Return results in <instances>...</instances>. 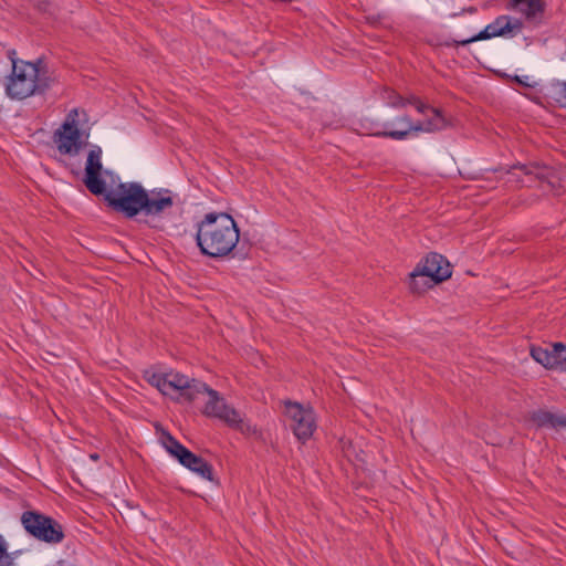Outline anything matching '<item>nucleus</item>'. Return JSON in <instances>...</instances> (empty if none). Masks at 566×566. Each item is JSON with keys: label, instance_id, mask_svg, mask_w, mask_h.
<instances>
[{"label": "nucleus", "instance_id": "f257e3e1", "mask_svg": "<svg viewBox=\"0 0 566 566\" xmlns=\"http://www.w3.org/2000/svg\"><path fill=\"white\" fill-rule=\"evenodd\" d=\"M240 230L226 212H209L198 223L196 241L202 254L210 258L228 256L237 247Z\"/></svg>", "mask_w": 566, "mask_h": 566}, {"label": "nucleus", "instance_id": "f03ea898", "mask_svg": "<svg viewBox=\"0 0 566 566\" xmlns=\"http://www.w3.org/2000/svg\"><path fill=\"white\" fill-rule=\"evenodd\" d=\"M14 54V51L9 52L12 72L8 77L6 92L10 98L23 99L43 90L46 84L41 78L39 64L15 60Z\"/></svg>", "mask_w": 566, "mask_h": 566}, {"label": "nucleus", "instance_id": "7ed1b4c3", "mask_svg": "<svg viewBox=\"0 0 566 566\" xmlns=\"http://www.w3.org/2000/svg\"><path fill=\"white\" fill-rule=\"evenodd\" d=\"M147 381L156 387L163 395L174 398H184L187 401L198 399L207 390L202 381L189 378L179 373L157 374L146 371Z\"/></svg>", "mask_w": 566, "mask_h": 566}, {"label": "nucleus", "instance_id": "20e7f679", "mask_svg": "<svg viewBox=\"0 0 566 566\" xmlns=\"http://www.w3.org/2000/svg\"><path fill=\"white\" fill-rule=\"evenodd\" d=\"M203 395H208V401L205 405L203 415L218 418L230 428L235 429L245 436L253 437L258 440L263 439L262 432L250 421L242 418L238 410L228 405L218 391L207 386V390Z\"/></svg>", "mask_w": 566, "mask_h": 566}, {"label": "nucleus", "instance_id": "39448f33", "mask_svg": "<svg viewBox=\"0 0 566 566\" xmlns=\"http://www.w3.org/2000/svg\"><path fill=\"white\" fill-rule=\"evenodd\" d=\"M423 119L412 122L408 116H399L387 122L384 128V136L392 139H405L413 137V133L434 132L446 127L447 123L439 109L429 106Z\"/></svg>", "mask_w": 566, "mask_h": 566}, {"label": "nucleus", "instance_id": "423d86ee", "mask_svg": "<svg viewBox=\"0 0 566 566\" xmlns=\"http://www.w3.org/2000/svg\"><path fill=\"white\" fill-rule=\"evenodd\" d=\"M104 198L117 212L127 218H133L143 211L147 202V191L136 182L119 184L117 187L106 191Z\"/></svg>", "mask_w": 566, "mask_h": 566}, {"label": "nucleus", "instance_id": "0eeeda50", "mask_svg": "<svg viewBox=\"0 0 566 566\" xmlns=\"http://www.w3.org/2000/svg\"><path fill=\"white\" fill-rule=\"evenodd\" d=\"M21 523L25 531L39 541L57 544L64 538L62 525L44 514L27 511L21 516Z\"/></svg>", "mask_w": 566, "mask_h": 566}, {"label": "nucleus", "instance_id": "6e6552de", "mask_svg": "<svg viewBox=\"0 0 566 566\" xmlns=\"http://www.w3.org/2000/svg\"><path fill=\"white\" fill-rule=\"evenodd\" d=\"M92 125L84 109L69 112L63 124L54 133L55 142H85L90 138Z\"/></svg>", "mask_w": 566, "mask_h": 566}, {"label": "nucleus", "instance_id": "1a4fd4ad", "mask_svg": "<svg viewBox=\"0 0 566 566\" xmlns=\"http://www.w3.org/2000/svg\"><path fill=\"white\" fill-rule=\"evenodd\" d=\"M284 413L290 420L293 433L300 441L305 442L313 436L316 429L314 410L311 407H304L298 402L290 400L284 402Z\"/></svg>", "mask_w": 566, "mask_h": 566}, {"label": "nucleus", "instance_id": "9d476101", "mask_svg": "<svg viewBox=\"0 0 566 566\" xmlns=\"http://www.w3.org/2000/svg\"><path fill=\"white\" fill-rule=\"evenodd\" d=\"M523 29V21L518 18L511 17L507 14L499 15L494 21L489 23L482 31L478 34L462 40L459 43L461 45H467L469 43L489 40L493 38H513L518 34Z\"/></svg>", "mask_w": 566, "mask_h": 566}, {"label": "nucleus", "instance_id": "9b49d317", "mask_svg": "<svg viewBox=\"0 0 566 566\" xmlns=\"http://www.w3.org/2000/svg\"><path fill=\"white\" fill-rule=\"evenodd\" d=\"M419 274L426 275L433 284H438L448 280L452 271L449 261L443 255L430 253L413 269V282L416 287H420L417 283Z\"/></svg>", "mask_w": 566, "mask_h": 566}, {"label": "nucleus", "instance_id": "f8f14e48", "mask_svg": "<svg viewBox=\"0 0 566 566\" xmlns=\"http://www.w3.org/2000/svg\"><path fill=\"white\" fill-rule=\"evenodd\" d=\"M102 149L95 146L87 156L85 166L84 185L86 188L96 196L105 193L106 185L101 178L102 171Z\"/></svg>", "mask_w": 566, "mask_h": 566}, {"label": "nucleus", "instance_id": "ddd939ff", "mask_svg": "<svg viewBox=\"0 0 566 566\" xmlns=\"http://www.w3.org/2000/svg\"><path fill=\"white\" fill-rule=\"evenodd\" d=\"M384 103L387 106L394 108H403L407 105H413L416 111L419 114H427V109H429V105L419 99L416 95L401 96L395 91L386 90L382 95Z\"/></svg>", "mask_w": 566, "mask_h": 566}, {"label": "nucleus", "instance_id": "4468645a", "mask_svg": "<svg viewBox=\"0 0 566 566\" xmlns=\"http://www.w3.org/2000/svg\"><path fill=\"white\" fill-rule=\"evenodd\" d=\"M521 169L526 176H534L539 180L547 181L552 187L555 186V181L566 182V170L557 172L554 168L539 164L523 166Z\"/></svg>", "mask_w": 566, "mask_h": 566}, {"label": "nucleus", "instance_id": "2eb2a0df", "mask_svg": "<svg viewBox=\"0 0 566 566\" xmlns=\"http://www.w3.org/2000/svg\"><path fill=\"white\" fill-rule=\"evenodd\" d=\"M506 9L521 13L525 21H535L543 11L542 0H510Z\"/></svg>", "mask_w": 566, "mask_h": 566}, {"label": "nucleus", "instance_id": "dca6fc26", "mask_svg": "<svg viewBox=\"0 0 566 566\" xmlns=\"http://www.w3.org/2000/svg\"><path fill=\"white\" fill-rule=\"evenodd\" d=\"M179 462L184 467L199 474L201 478L213 481L212 467L201 457L196 455L191 451H188Z\"/></svg>", "mask_w": 566, "mask_h": 566}, {"label": "nucleus", "instance_id": "f3484780", "mask_svg": "<svg viewBox=\"0 0 566 566\" xmlns=\"http://www.w3.org/2000/svg\"><path fill=\"white\" fill-rule=\"evenodd\" d=\"M174 205L172 198L163 193L149 196L147 193V202L143 207V212L146 214L157 216L166 209L171 208Z\"/></svg>", "mask_w": 566, "mask_h": 566}, {"label": "nucleus", "instance_id": "a211bd4d", "mask_svg": "<svg viewBox=\"0 0 566 566\" xmlns=\"http://www.w3.org/2000/svg\"><path fill=\"white\" fill-rule=\"evenodd\" d=\"M160 440L165 449L178 461L189 451L168 432H163Z\"/></svg>", "mask_w": 566, "mask_h": 566}, {"label": "nucleus", "instance_id": "6ab92c4d", "mask_svg": "<svg viewBox=\"0 0 566 566\" xmlns=\"http://www.w3.org/2000/svg\"><path fill=\"white\" fill-rule=\"evenodd\" d=\"M531 356L545 368L553 369L554 345L551 348L533 346L531 348Z\"/></svg>", "mask_w": 566, "mask_h": 566}, {"label": "nucleus", "instance_id": "aec40b11", "mask_svg": "<svg viewBox=\"0 0 566 566\" xmlns=\"http://www.w3.org/2000/svg\"><path fill=\"white\" fill-rule=\"evenodd\" d=\"M553 369L566 370V346L562 343L554 344Z\"/></svg>", "mask_w": 566, "mask_h": 566}, {"label": "nucleus", "instance_id": "412c9836", "mask_svg": "<svg viewBox=\"0 0 566 566\" xmlns=\"http://www.w3.org/2000/svg\"><path fill=\"white\" fill-rule=\"evenodd\" d=\"M413 279L415 277H413V271H412L409 274V287L413 293H423L424 291H427L428 289H430L434 285L426 275L419 274V280L417 281V283L419 284L420 287H416Z\"/></svg>", "mask_w": 566, "mask_h": 566}, {"label": "nucleus", "instance_id": "4be33fe9", "mask_svg": "<svg viewBox=\"0 0 566 566\" xmlns=\"http://www.w3.org/2000/svg\"><path fill=\"white\" fill-rule=\"evenodd\" d=\"M552 419L553 412L539 410L534 412L532 416V420L539 427H551L552 428Z\"/></svg>", "mask_w": 566, "mask_h": 566}, {"label": "nucleus", "instance_id": "5701e85b", "mask_svg": "<svg viewBox=\"0 0 566 566\" xmlns=\"http://www.w3.org/2000/svg\"><path fill=\"white\" fill-rule=\"evenodd\" d=\"M84 144H57V151L61 155H72L75 156L80 153L81 147Z\"/></svg>", "mask_w": 566, "mask_h": 566}, {"label": "nucleus", "instance_id": "b1692460", "mask_svg": "<svg viewBox=\"0 0 566 566\" xmlns=\"http://www.w3.org/2000/svg\"><path fill=\"white\" fill-rule=\"evenodd\" d=\"M12 564L10 556L7 552V546L3 541V537L0 535V565L1 566H10Z\"/></svg>", "mask_w": 566, "mask_h": 566}, {"label": "nucleus", "instance_id": "393cba45", "mask_svg": "<svg viewBox=\"0 0 566 566\" xmlns=\"http://www.w3.org/2000/svg\"><path fill=\"white\" fill-rule=\"evenodd\" d=\"M554 91L558 102L566 106V82H558L555 84Z\"/></svg>", "mask_w": 566, "mask_h": 566}, {"label": "nucleus", "instance_id": "a878e982", "mask_svg": "<svg viewBox=\"0 0 566 566\" xmlns=\"http://www.w3.org/2000/svg\"><path fill=\"white\" fill-rule=\"evenodd\" d=\"M552 428H566V415L553 413Z\"/></svg>", "mask_w": 566, "mask_h": 566}]
</instances>
